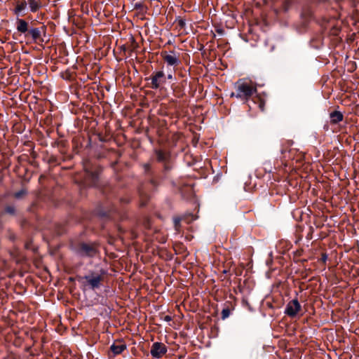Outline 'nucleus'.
Masks as SVG:
<instances>
[{
	"mask_svg": "<svg viewBox=\"0 0 359 359\" xmlns=\"http://www.w3.org/2000/svg\"><path fill=\"white\" fill-rule=\"evenodd\" d=\"M27 5V1L25 0L17 1L14 9V13L19 15L26 8Z\"/></svg>",
	"mask_w": 359,
	"mask_h": 359,
	"instance_id": "obj_13",
	"label": "nucleus"
},
{
	"mask_svg": "<svg viewBox=\"0 0 359 359\" xmlns=\"http://www.w3.org/2000/svg\"><path fill=\"white\" fill-rule=\"evenodd\" d=\"M330 123L337 124L343 121L344 115L339 111H334L330 114Z\"/></svg>",
	"mask_w": 359,
	"mask_h": 359,
	"instance_id": "obj_11",
	"label": "nucleus"
},
{
	"mask_svg": "<svg viewBox=\"0 0 359 359\" xmlns=\"http://www.w3.org/2000/svg\"><path fill=\"white\" fill-rule=\"evenodd\" d=\"M230 315V310L229 308H224L222 311V318L225 319L228 318Z\"/></svg>",
	"mask_w": 359,
	"mask_h": 359,
	"instance_id": "obj_16",
	"label": "nucleus"
},
{
	"mask_svg": "<svg viewBox=\"0 0 359 359\" xmlns=\"http://www.w3.org/2000/svg\"><path fill=\"white\" fill-rule=\"evenodd\" d=\"M292 3V0H286L285 2V10H287L290 5Z\"/></svg>",
	"mask_w": 359,
	"mask_h": 359,
	"instance_id": "obj_19",
	"label": "nucleus"
},
{
	"mask_svg": "<svg viewBox=\"0 0 359 359\" xmlns=\"http://www.w3.org/2000/svg\"><path fill=\"white\" fill-rule=\"evenodd\" d=\"M126 344L122 341H115L111 346L110 349L114 355L121 354L126 349Z\"/></svg>",
	"mask_w": 359,
	"mask_h": 359,
	"instance_id": "obj_9",
	"label": "nucleus"
},
{
	"mask_svg": "<svg viewBox=\"0 0 359 359\" xmlns=\"http://www.w3.org/2000/svg\"><path fill=\"white\" fill-rule=\"evenodd\" d=\"M143 167H144V169L145 172H149V170H150V165L149 164L145 163V164H144Z\"/></svg>",
	"mask_w": 359,
	"mask_h": 359,
	"instance_id": "obj_21",
	"label": "nucleus"
},
{
	"mask_svg": "<svg viewBox=\"0 0 359 359\" xmlns=\"http://www.w3.org/2000/svg\"><path fill=\"white\" fill-rule=\"evenodd\" d=\"M5 211H6V212H7L8 214L14 215L15 212V209L13 206H7L5 208Z\"/></svg>",
	"mask_w": 359,
	"mask_h": 359,
	"instance_id": "obj_17",
	"label": "nucleus"
},
{
	"mask_svg": "<svg viewBox=\"0 0 359 359\" xmlns=\"http://www.w3.org/2000/svg\"><path fill=\"white\" fill-rule=\"evenodd\" d=\"M16 29L19 33L26 35L29 29L28 22L24 19L17 18Z\"/></svg>",
	"mask_w": 359,
	"mask_h": 359,
	"instance_id": "obj_8",
	"label": "nucleus"
},
{
	"mask_svg": "<svg viewBox=\"0 0 359 359\" xmlns=\"http://www.w3.org/2000/svg\"><path fill=\"white\" fill-rule=\"evenodd\" d=\"M104 274L105 271L103 270L100 271V273L92 272L89 275L83 277L82 279H85L88 285L94 290L100 287Z\"/></svg>",
	"mask_w": 359,
	"mask_h": 359,
	"instance_id": "obj_2",
	"label": "nucleus"
},
{
	"mask_svg": "<svg viewBox=\"0 0 359 359\" xmlns=\"http://www.w3.org/2000/svg\"><path fill=\"white\" fill-rule=\"evenodd\" d=\"M91 175H92L93 177H96V175H95L94 173L92 172Z\"/></svg>",
	"mask_w": 359,
	"mask_h": 359,
	"instance_id": "obj_27",
	"label": "nucleus"
},
{
	"mask_svg": "<svg viewBox=\"0 0 359 359\" xmlns=\"http://www.w3.org/2000/svg\"><path fill=\"white\" fill-rule=\"evenodd\" d=\"M44 30H45L44 26H43L40 28L31 27V28H29L28 32L27 33V34L25 36L29 35L34 41H36L37 40H39L41 38V31H44Z\"/></svg>",
	"mask_w": 359,
	"mask_h": 359,
	"instance_id": "obj_10",
	"label": "nucleus"
},
{
	"mask_svg": "<svg viewBox=\"0 0 359 359\" xmlns=\"http://www.w3.org/2000/svg\"><path fill=\"white\" fill-rule=\"evenodd\" d=\"M27 4L33 13L36 12L41 7V0H27Z\"/></svg>",
	"mask_w": 359,
	"mask_h": 359,
	"instance_id": "obj_12",
	"label": "nucleus"
},
{
	"mask_svg": "<svg viewBox=\"0 0 359 359\" xmlns=\"http://www.w3.org/2000/svg\"><path fill=\"white\" fill-rule=\"evenodd\" d=\"M97 252L96 248L93 245L82 243L78 250V253L81 257H94Z\"/></svg>",
	"mask_w": 359,
	"mask_h": 359,
	"instance_id": "obj_6",
	"label": "nucleus"
},
{
	"mask_svg": "<svg viewBox=\"0 0 359 359\" xmlns=\"http://www.w3.org/2000/svg\"><path fill=\"white\" fill-rule=\"evenodd\" d=\"M236 93H232L231 97H236L242 100L247 101L257 92V87L251 81L239 79L235 84Z\"/></svg>",
	"mask_w": 359,
	"mask_h": 359,
	"instance_id": "obj_1",
	"label": "nucleus"
},
{
	"mask_svg": "<svg viewBox=\"0 0 359 359\" xmlns=\"http://www.w3.org/2000/svg\"><path fill=\"white\" fill-rule=\"evenodd\" d=\"M185 21L182 19H180L179 21H178V25L180 27H184L185 26Z\"/></svg>",
	"mask_w": 359,
	"mask_h": 359,
	"instance_id": "obj_20",
	"label": "nucleus"
},
{
	"mask_svg": "<svg viewBox=\"0 0 359 359\" xmlns=\"http://www.w3.org/2000/svg\"><path fill=\"white\" fill-rule=\"evenodd\" d=\"M168 349L166 346L161 342H154L151 348V355L153 358H161L164 355Z\"/></svg>",
	"mask_w": 359,
	"mask_h": 359,
	"instance_id": "obj_5",
	"label": "nucleus"
},
{
	"mask_svg": "<svg viewBox=\"0 0 359 359\" xmlns=\"http://www.w3.org/2000/svg\"><path fill=\"white\" fill-rule=\"evenodd\" d=\"M302 306L297 299L290 301L286 305L285 313L289 317L293 318L301 311Z\"/></svg>",
	"mask_w": 359,
	"mask_h": 359,
	"instance_id": "obj_4",
	"label": "nucleus"
},
{
	"mask_svg": "<svg viewBox=\"0 0 359 359\" xmlns=\"http://www.w3.org/2000/svg\"><path fill=\"white\" fill-rule=\"evenodd\" d=\"M150 183H151L152 185H154V187H156V181H155L154 180H150Z\"/></svg>",
	"mask_w": 359,
	"mask_h": 359,
	"instance_id": "obj_24",
	"label": "nucleus"
},
{
	"mask_svg": "<svg viewBox=\"0 0 359 359\" xmlns=\"http://www.w3.org/2000/svg\"><path fill=\"white\" fill-rule=\"evenodd\" d=\"M161 55L163 60L168 64V65L177 66L180 62L179 57L174 51H170V53L163 51Z\"/></svg>",
	"mask_w": 359,
	"mask_h": 359,
	"instance_id": "obj_7",
	"label": "nucleus"
},
{
	"mask_svg": "<svg viewBox=\"0 0 359 359\" xmlns=\"http://www.w3.org/2000/svg\"><path fill=\"white\" fill-rule=\"evenodd\" d=\"M257 100H258V107L259 109L262 111H264L265 101L259 97H257Z\"/></svg>",
	"mask_w": 359,
	"mask_h": 359,
	"instance_id": "obj_15",
	"label": "nucleus"
},
{
	"mask_svg": "<svg viewBox=\"0 0 359 359\" xmlns=\"http://www.w3.org/2000/svg\"><path fill=\"white\" fill-rule=\"evenodd\" d=\"M322 259H323V262H325V261H326V259H327V255H326L325 254H323V255H322Z\"/></svg>",
	"mask_w": 359,
	"mask_h": 359,
	"instance_id": "obj_25",
	"label": "nucleus"
},
{
	"mask_svg": "<svg viewBox=\"0 0 359 359\" xmlns=\"http://www.w3.org/2000/svg\"><path fill=\"white\" fill-rule=\"evenodd\" d=\"M174 222V226L176 231H179L180 228V222H181V218L180 217H175L173 219Z\"/></svg>",
	"mask_w": 359,
	"mask_h": 359,
	"instance_id": "obj_14",
	"label": "nucleus"
},
{
	"mask_svg": "<svg viewBox=\"0 0 359 359\" xmlns=\"http://www.w3.org/2000/svg\"><path fill=\"white\" fill-rule=\"evenodd\" d=\"M149 79L151 81L150 88L156 90L165 82V75L163 71H156L151 74Z\"/></svg>",
	"mask_w": 359,
	"mask_h": 359,
	"instance_id": "obj_3",
	"label": "nucleus"
},
{
	"mask_svg": "<svg viewBox=\"0 0 359 359\" xmlns=\"http://www.w3.org/2000/svg\"><path fill=\"white\" fill-rule=\"evenodd\" d=\"M163 320L165 321L170 322L172 320V318L170 316L167 315V316H164Z\"/></svg>",
	"mask_w": 359,
	"mask_h": 359,
	"instance_id": "obj_23",
	"label": "nucleus"
},
{
	"mask_svg": "<svg viewBox=\"0 0 359 359\" xmlns=\"http://www.w3.org/2000/svg\"><path fill=\"white\" fill-rule=\"evenodd\" d=\"M157 158L158 161H163L164 159V154L162 151H158L157 152Z\"/></svg>",
	"mask_w": 359,
	"mask_h": 359,
	"instance_id": "obj_18",
	"label": "nucleus"
},
{
	"mask_svg": "<svg viewBox=\"0 0 359 359\" xmlns=\"http://www.w3.org/2000/svg\"><path fill=\"white\" fill-rule=\"evenodd\" d=\"M22 194H24V191H18V192H16L15 194V197L18 198H20Z\"/></svg>",
	"mask_w": 359,
	"mask_h": 359,
	"instance_id": "obj_22",
	"label": "nucleus"
},
{
	"mask_svg": "<svg viewBox=\"0 0 359 359\" xmlns=\"http://www.w3.org/2000/svg\"><path fill=\"white\" fill-rule=\"evenodd\" d=\"M168 79H172V74H168Z\"/></svg>",
	"mask_w": 359,
	"mask_h": 359,
	"instance_id": "obj_26",
	"label": "nucleus"
}]
</instances>
